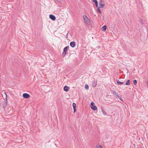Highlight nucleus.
Instances as JSON below:
<instances>
[{"instance_id":"10","label":"nucleus","mask_w":148,"mask_h":148,"mask_svg":"<svg viewBox=\"0 0 148 148\" xmlns=\"http://www.w3.org/2000/svg\"><path fill=\"white\" fill-rule=\"evenodd\" d=\"M70 45L72 48H74L75 46V43L74 41H72L70 42Z\"/></svg>"},{"instance_id":"9","label":"nucleus","mask_w":148,"mask_h":148,"mask_svg":"<svg viewBox=\"0 0 148 148\" xmlns=\"http://www.w3.org/2000/svg\"><path fill=\"white\" fill-rule=\"evenodd\" d=\"M63 89L64 91L68 92L70 88L66 86H65L64 87Z\"/></svg>"},{"instance_id":"25","label":"nucleus","mask_w":148,"mask_h":148,"mask_svg":"<svg viewBox=\"0 0 148 148\" xmlns=\"http://www.w3.org/2000/svg\"><path fill=\"white\" fill-rule=\"evenodd\" d=\"M112 92L113 93H113H114L115 91L114 90H112Z\"/></svg>"},{"instance_id":"27","label":"nucleus","mask_w":148,"mask_h":148,"mask_svg":"<svg viewBox=\"0 0 148 148\" xmlns=\"http://www.w3.org/2000/svg\"><path fill=\"white\" fill-rule=\"evenodd\" d=\"M120 100H121V101H123V100L122 99H121V97L119 99Z\"/></svg>"},{"instance_id":"2","label":"nucleus","mask_w":148,"mask_h":148,"mask_svg":"<svg viewBox=\"0 0 148 148\" xmlns=\"http://www.w3.org/2000/svg\"><path fill=\"white\" fill-rule=\"evenodd\" d=\"M69 48V46H67L66 47L64 48L63 51L62 53V56L63 57H64L65 56L66 53L67 51V50Z\"/></svg>"},{"instance_id":"24","label":"nucleus","mask_w":148,"mask_h":148,"mask_svg":"<svg viewBox=\"0 0 148 148\" xmlns=\"http://www.w3.org/2000/svg\"><path fill=\"white\" fill-rule=\"evenodd\" d=\"M101 48V46H97L96 48V49H99V48Z\"/></svg>"},{"instance_id":"15","label":"nucleus","mask_w":148,"mask_h":148,"mask_svg":"<svg viewBox=\"0 0 148 148\" xmlns=\"http://www.w3.org/2000/svg\"><path fill=\"white\" fill-rule=\"evenodd\" d=\"M125 84L127 85H129L130 84V80H128L125 83Z\"/></svg>"},{"instance_id":"13","label":"nucleus","mask_w":148,"mask_h":148,"mask_svg":"<svg viewBox=\"0 0 148 148\" xmlns=\"http://www.w3.org/2000/svg\"><path fill=\"white\" fill-rule=\"evenodd\" d=\"M107 26L106 25H104L103 26L102 28V30L103 31H105L106 29Z\"/></svg>"},{"instance_id":"6","label":"nucleus","mask_w":148,"mask_h":148,"mask_svg":"<svg viewBox=\"0 0 148 148\" xmlns=\"http://www.w3.org/2000/svg\"><path fill=\"white\" fill-rule=\"evenodd\" d=\"M23 97L24 98L28 99L30 97V95L27 93H24L23 94Z\"/></svg>"},{"instance_id":"19","label":"nucleus","mask_w":148,"mask_h":148,"mask_svg":"<svg viewBox=\"0 0 148 148\" xmlns=\"http://www.w3.org/2000/svg\"><path fill=\"white\" fill-rule=\"evenodd\" d=\"M85 88L86 90L89 89V86L88 84H86L85 85Z\"/></svg>"},{"instance_id":"20","label":"nucleus","mask_w":148,"mask_h":148,"mask_svg":"<svg viewBox=\"0 0 148 148\" xmlns=\"http://www.w3.org/2000/svg\"><path fill=\"white\" fill-rule=\"evenodd\" d=\"M58 3H60L62 2V0H55Z\"/></svg>"},{"instance_id":"23","label":"nucleus","mask_w":148,"mask_h":148,"mask_svg":"<svg viewBox=\"0 0 148 148\" xmlns=\"http://www.w3.org/2000/svg\"><path fill=\"white\" fill-rule=\"evenodd\" d=\"M97 148H102V147L101 145H99L97 147Z\"/></svg>"},{"instance_id":"12","label":"nucleus","mask_w":148,"mask_h":148,"mask_svg":"<svg viewBox=\"0 0 148 148\" xmlns=\"http://www.w3.org/2000/svg\"><path fill=\"white\" fill-rule=\"evenodd\" d=\"M72 105H73V110H74L73 112H74V113H75V112L76 110V104H75V103H73Z\"/></svg>"},{"instance_id":"30","label":"nucleus","mask_w":148,"mask_h":148,"mask_svg":"<svg viewBox=\"0 0 148 148\" xmlns=\"http://www.w3.org/2000/svg\"><path fill=\"white\" fill-rule=\"evenodd\" d=\"M68 35V33H67L66 35V36H67V35Z\"/></svg>"},{"instance_id":"16","label":"nucleus","mask_w":148,"mask_h":148,"mask_svg":"<svg viewBox=\"0 0 148 148\" xmlns=\"http://www.w3.org/2000/svg\"><path fill=\"white\" fill-rule=\"evenodd\" d=\"M101 110H102V112L103 114L104 115H106V112L105 111L103 110V109L102 108H101Z\"/></svg>"},{"instance_id":"3","label":"nucleus","mask_w":148,"mask_h":148,"mask_svg":"<svg viewBox=\"0 0 148 148\" xmlns=\"http://www.w3.org/2000/svg\"><path fill=\"white\" fill-rule=\"evenodd\" d=\"M95 104L94 102L92 101L90 105L91 109L94 111H95L97 110V107L95 105Z\"/></svg>"},{"instance_id":"1","label":"nucleus","mask_w":148,"mask_h":148,"mask_svg":"<svg viewBox=\"0 0 148 148\" xmlns=\"http://www.w3.org/2000/svg\"><path fill=\"white\" fill-rule=\"evenodd\" d=\"M83 17L85 23L88 25H89L90 24L89 19L88 18L86 15H84Z\"/></svg>"},{"instance_id":"14","label":"nucleus","mask_w":148,"mask_h":148,"mask_svg":"<svg viewBox=\"0 0 148 148\" xmlns=\"http://www.w3.org/2000/svg\"><path fill=\"white\" fill-rule=\"evenodd\" d=\"M116 82L117 84L120 85H122L124 83L123 82H121L119 81L118 79L116 80Z\"/></svg>"},{"instance_id":"18","label":"nucleus","mask_w":148,"mask_h":148,"mask_svg":"<svg viewBox=\"0 0 148 148\" xmlns=\"http://www.w3.org/2000/svg\"><path fill=\"white\" fill-rule=\"evenodd\" d=\"M93 2H94L95 5H97V0H92Z\"/></svg>"},{"instance_id":"4","label":"nucleus","mask_w":148,"mask_h":148,"mask_svg":"<svg viewBox=\"0 0 148 148\" xmlns=\"http://www.w3.org/2000/svg\"><path fill=\"white\" fill-rule=\"evenodd\" d=\"M99 5H100L99 7L101 8H103L104 7L105 5V2L103 0H101L99 2Z\"/></svg>"},{"instance_id":"28","label":"nucleus","mask_w":148,"mask_h":148,"mask_svg":"<svg viewBox=\"0 0 148 148\" xmlns=\"http://www.w3.org/2000/svg\"><path fill=\"white\" fill-rule=\"evenodd\" d=\"M120 100H121V101H123V100L122 99H121V97L119 99Z\"/></svg>"},{"instance_id":"17","label":"nucleus","mask_w":148,"mask_h":148,"mask_svg":"<svg viewBox=\"0 0 148 148\" xmlns=\"http://www.w3.org/2000/svg\"><path fill=\"white\" fill-rule=\"evenodd\" d=\"M133 83L134 85H136L137 84V82L136 79H135L133 80Z\"/></svg>"},{"instance_id":"29","label":"nucleus","mask_w":148,"mask_h":148,"mask_svg":"<svg viewBox=\"0 0 148 148\" xmlns=\"http://www.w3.org/2000/svg\"><path fill=\"white\" fill-rule=\"evenodd\" d=\"M147 86L148 87V81H147Z\"/></svg>"},{"instance_id":"31","label":"nucleus","mask_w":148,"mask_h":148,"mask_svg":"<svg viewBox=\"0 0 148 148\" xmlns=\"http://www.w3.org/2000/svg\"><path fill=\"white\" fill-rule=\"evenodd\" d=\"M137 148H139V147H137Z\"/></svg>"},{"instance_id":"8","label":"nucleus","mask_w":148,"mask_h":148,"mask_svg":"<svg viewBox=\"0 0 148 148\" xmlns=\"http://www.w3.org/2000/svg\"><path fill=\"white\" fill-rule=\"evenodd\" d=\"M97 84V80H95L92 82V87L94 88L95 87Z\"/></svg>"},{"instance_id":"26","label":"nucleus","mask_w":148,"mask_h":148,"mask_svg":"<svg viewBox=\"0 0 148 148\" xmlns=\"http://www.w3.org/2000/svg\"><path fill=\"white\" fill-rule=\"evenodd\" d=\"M116 97H117L119 99L120 98V97H120L119 95H118V96H117Z\"/></svg>"},{"instance_id":"11","label":"nucleus","mask_w":148,"mask_h":148,"mask_svg":"<svg viewBox=\"0 0 148 148\" xmlns=\"http://www.w3.org/2000/svg\"><path fill=\"white\" fill-rule=\"evenodd\" d=\"M95 6L97 8V10L98 12L100 14H101V10L100 8H101L100 7H99L98 5V2H97V5H95Z\"/></svg>"},{"instance_id":"21","label":"nucleus","mask_w":148,"mask_h":148,"mask_svg":"<svg viewBox=\"0 0 148 148\" xmlns=\"http://www.w3.org/2000/svg\"><path fill=\"white\" fill-rule=\"evenodd\" d=\"M113 94L115 95L116 96H118L119 95L118 93L116 91L114 93H113Z\"/></svg>"},{"instance_id":"7","label":"nucleus","mask_w":148,"mask_h":148,"mask_svg":"<svg viewBox=\"0 0 148 148\" xmlns=\"http://www.w3.org/2000/svg\"><path fill=\"white\" fill-rule=\"evenodd\" d=\"M49 18L53 21H55L56 19V16L52 14H50L49 15Z\"/></svg>"},{"instance_id":"22","label":"nucleus","mask_w":148,"mask_h":148,"mask_svg":"<svg viewBox=\"0 0 148 148\" xmlns=\"http://www.w3.org/2000/svg\"><path fill=\"white\" fill-rule=\"evenodd\" d=\"M140 22L142 24H143V21L142 19H140Z\"/></svg>"},{"instance_id":"5","label":"nucleus","mask_w":148,"mask_h":148,"mask_svg":"<svg viewBox=\"0 0 148 148\" xmlns=\"http://www.w3.org/2000/svg\"><path fill=\"white\" fill-rule=\"evenodd\" d=\"M5 94L6 95V100H5V101L4 103H3V108L5 109L6 107L7 104V95L5 92Z\"/></svg>"}]
</instances>
